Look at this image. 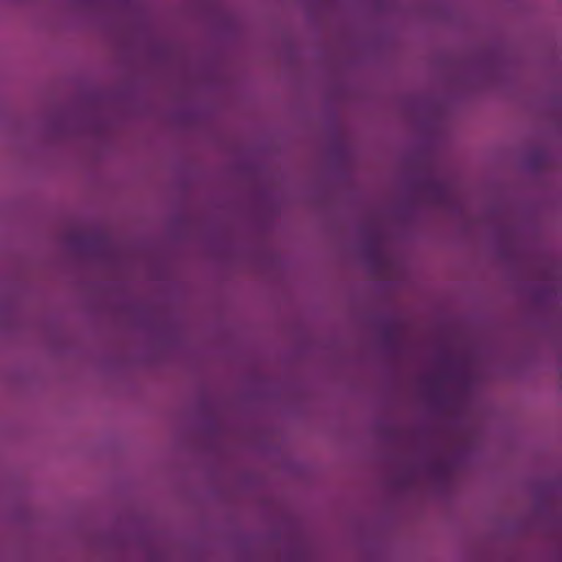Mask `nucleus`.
<instances>
[{
  "label": "nucleus",
  "mask_w": 562,
  "mask_h": 562,
  "mask_svg": "<svg viewBox=\"0 0 562 562\" xmlns=\"http://www.w3.org/2000/svg\"><path fill=\"white\" fill-rule=\"evenodd\" d=\"M434 192L437 196V199L440 201V202H443L448 199L449 196V191L446 187L443 186H435L434 187Z\"/></svg>",
  "instance_id": "1"
},
{
  "label": "nucleus",
  "mask_w": 562,
  "mask_h": 562,
  "mask_svg": "<svg viewBox=\"0 0 562 562\" xmlns=\"http://www.w3.org/2000/svg\"><path fill=\"white\" fill-rule=\"evenodd\" d=\"M367 250L373 257H378L380 255V250L375 240L368 245Z\"/></svg>",
  "instance_id": "2"
},
{
  "label": "nucleus",
  "mask_w": 562,
  "mask_h": 562,
  "mask_svg": "<svg viewBox=\"0 0 562 562\" xmlns=\"http://www.w3.org/2000/svg\"><path fill=\"white\" fill-rule=\"evenodd\" d=\"M431 469L437 474H443L446 471V468L442 464H434Z\"/></svg>",
  "instance_id": "3"
}]
</instances>
